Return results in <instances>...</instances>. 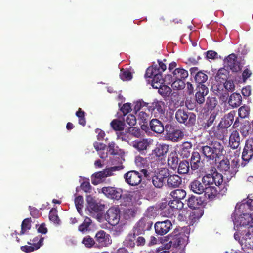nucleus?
Segmentation results:
<instances>
[{
	"mask_svg": "<svg viewBox=\"0 0 253 253\" xmlns=\"http://www.w3.org/2000/svg\"><path fill=\"white\" fill-rule=\"evenodd\" d=\"M224 63L225 66L233 72H237L241 69L240 63L237 61V57L234 53L229 55L224 60Z\"/></svg>",
	"mask_w": 253,
	"mask_h": 253,
	"instance_id": "obj_17",
	"label": "nucleus"
},
{
	"mask_svg": "<svg viewBox=\"0 0 253 253\" xmlns=\"http://www.w3.org/2000/svg\"><path fill=\"white\" fill-rule=\"evenodd\" d=\"M217 104V101L215 97H208L206 102V106L208 110H212L216 107Z\"/></svg>",
	"mask_w": 253,
	"mask_h": 253,
	"instance_id": "obj_52",
	"label": "nucleus"
},
{
	"mask_svg": "<svg viewBox=\"0 0 253 253\" xmlns=\"http://www.w3.org/2000/svg\"><path fill=\"white\" fill-rule=\"evenodd\" d=\"M190 72L191 75L193 77L197 86L205 84V83L208 79V76L206 74L207 71L199 70L198 67H194L190 69Z\"/></svg>",
	"mask_w": 253,
	"mask_h": 253,
	"instance_id": "obj_14",
	"label": "nucleus"
},
{
	"mask_svg": "<svg viewBox=\"0 0 253 253\" xmlns=\"http://www.w3.org/2000/svg\"><path fill=\"white\" fill-rule=\"evenodd\" d=\"M248 209L253 210V200H244L242 203H237L236 205V211L237 212H239L241 211H247Z\"/></svg>",
	"mask_w": 253,
	"mask_h": 253,
	"instance_id": "obj_31",
	"label": "nucleus"
},
{
	"mask_svg": "<svg viewBox=\"0 0 253 253\" xmlns=\"http://www.w3.org/2000/svg\"><path fill=\"white\" fill-rule=\"evenodd\" d=\"M202 181L204 184L213 185L215 184L218 189L222 186L223 182V176L216 171L214 168L211 169V174L205 175L202 178Z\"/></svg>",
	"mask_w": 253,
	"mask_h": 253,
	"instance_id": "obj_10",
	"label": "nucleus"
},
{
	"mask_svg": "<svg viewBox=\"0 0 253 253\" xmlns=\"http://www.w3.org/2000/svg\"><path fill=\"white\" fill-rule=\"evenodd\" d=\"M235 114V112L234 111L228 113L220 122L219 126L224 128H228L233 123Z\"/></svg>",
	"mask_w": 253,
	"mask_h": 253,
	"instance_id": "obj_32",
	"label": "nucleus"
},
{
	"mask_svg": "<svg viewBox=\"0 0 253 253\" xmlns=\"http://www.w3.org/2000/svg\"><path fill=\"white\" fill-rule=\"evenodd\" d=\"M164 106L163 101L155 100L152 103H148V110L152 114H163L165 112Z\"/></svg>",
	"mask_w": 253,
	"mask_h": 253,
	"instance_id": "obj_25",
	"label": "nucleus"
},
{
	"mask_svg": "<svg viewBox=\"0 0 253 253\" xmlns=\"http://www.w3.org/2000/svg\"><path fill=\"white\" fill-rule=\"evenodd\" d=\"M138 235L135 231L133 230V233H129L123 241V244L125 246L127 247L132 248L134 247L136 244V237Z\"/></svg>",
	"mask_w": 253,
	"mask_h": 253,
	"instance_id": "obj_34",
	"label": "nucleus"
},
{
	"mask_svg": "<svg viewBox=\"0 0 253 253\" xmlns=\"http://www.w3.org/2000/svg\"><path fill=\"white\" fill-rule=\"evenodd\" d=\"M182 79H172L171 78V82H172L171 86L173 89L181 90L185 86V83Z\"/></svg>",
	"mask_w": 253,
	"mask_h": 253,
	"instance_id": "obj_42",
	"label": "nucleus"
},
{
	"mask_svg": "<svg viewBox=\"0 0 253 253\" xmlns=\"http://www.w3.org/2000/svg\"><path fill=\"white\" fill-rule=\"evenodd\" d=\"M240 137L237 130H234L230 135L229 143L232 150L228 152L225 158H236L239 156L240 152L236 150L240 145Z\"/></svg>",
	"mask_w": 253,
	"mask_h": 253,
	"instance_id": "obj_11",
	"label": "nucleus"
},
{
	"mask_svg": "<svg viewBox=\"0 0 253 253\" xmlns=\"http://www.w3.org/2000/svg\"><path fill=\"white\" fill-rule=\"evenodd\" d=\"M234 237L240 244L242 249L253 251V227L243 233L236 232Z\"/></svg>",
	"mask_w": 253,
	"mask_h": 253,
	"instance_id": "obj_4",
	"label": "nucleus"
},
{
	"mask_svg": "<svg viewBox=\"0 0 253 253\" xmlns=\"http://www.w3.org/2000/svg\"><path fill=\"white\" fill-rule=\"evenodd\" d=\"M169 145L166 144H157L153 150L151 156L155 157H166L169 151Z\"/></svg>",
	"mask_w": 253,
	"mask_h": 253,
	"instance_id": "obj_26",
	"label": "nucleus"
},
{
	"mask_svg": "<svg viewBox=\"0 0 253 253\" xmlns=\"http://www.w3.org/2000/svg\"><path fill=\"white\" fill-rule=\"evenodd\" d=\"M91 222V220L89 218H85L83 223L79 226V230L82 233L86 231Z\"/></svg>",
	"mask_w": 253,
	"mask_h": 253,
	"instance_id": "obj_57",
	"label": "nucleus"
},
{
	"mask_svg": "<svg viewBox=\"0 0 253 253\" xmlns=\"http://www.w3.org/2000/svg\"><path fill=\"white\" fill-rule=\"evenodd\" d=\"M248 157L253 158V138H249L246 140L245 146L242 152V158Z\"/></svg>",
	"mask_w": 253,
	"mask_h": 253,
	"instance_id": "obj_29",
	"label": "nucleus"
},
{
	"mask_svg": "<svg viewBox=\"0 0 253 253\" xmlns=\"http://www.w3.org/2000/svg\"><path fill=\"white\" fill-rule=\"evenodd\" d=\"M155 171V175L152 176V182L153 185L157 188L162 187L164 183V179L169 176V170L165 167H161L157 166Z\"/></svg>",
	"mask_w": 253,
	"mask_h": 253,
	"instance_id": "obj_12",
	"label": "nucleus"
},
{
	"mask_svg": "<svg viewBox=\"0 0 253 253\" xmlns=\"http://www.w3.org/2000/svg\"><path fill=\"white\" fill-rule=\"evenodd\" d=\"M124 167L122 165L111 167L105 169L102 171L93 174L91 176V182L94 185H97L103 181L105 178L114 175L113 172L122 170Z\"/></svg>",
	"mask_w": 253,
	"mask_h": 253,
	"instance_id": "obj_6",
	"label": "nucleus"
},
{
	"mask_svg": "<svg viewBox=\"0 0 253 253\" xmlns=\"http://www.w3.org/2000/svg\"><path fill=\"white\" fill-rule=\"evenodd\" d=\"M196 92L195 98L196 102L199 104H203L205 101V96L209 93V89L206 84L196 86Z\"/></svg>",
	"mask_w": 253,
	"mask_h": 253,
	"instance_id": "obj_23",
	"label": "nucleus"
},
{
	"mask_svg": "<svg viewBox=\"0 0 253 253\" xmlns=\"http://www.w3.org/2000/svg\"><path fill=\"white\" fill-rule=\"evenodd\" d=\"M95 239L100 247H107L112 243V240L110 235L104 231L101 230L97 232L95 235Z\"/></svg>",
	"mask_w": 253,
	"mask_h": 253,
	"instance_id": "obj_24",
	"label": "nucleus"
},
{
	"mask_svg": "<svg viewBox=\"0 0 253 253\" xmlns=\"http://www.w3.org/2000/svg\"><path fill=\"white\" fill-rule=\"evenodd\" d=\"M166 136L169 140L173 142H178L183 138L184 133L180 129L173 128L171 131L167 132Z\"/></svg>",
	"mask_w": 253,
	"mask_h": 253,
	"instance_id": "obj_28",
	"label": "nucleus"
},
{
	"mask_svg": "<svg viewBox=\"0 0 253 253\" xmlns=\"http://www.w3.org/2000/svg\"><path fill=\"white\" fill-rule=\"evenodd\" d=\"M86 201L87 203V208L92 211L98 212L102 210L104 206L97 202L95 199L90 195L86 196Z\"/></svg>",
	"mask_w": 253,
	"mask_h": 253,
	"instance_id": "obj_27",
	"label": "nucleus"
},
{
	"mask_svg": "<svg viewBox=\"0 0 253 253\" xmlns=\"http://www.w3.org/2000/svg\"><path fill=\"white\" fill-rule=\"evenodd\" d=\"M242 101V97L239 93H233L229 98L228 103L232 107L237 108L241 104Z\"/></svg>",
	"mask_w": 253,
	"mask_h": 253,
	"instance_id": "obj_35",
	"label": "nucleus"
},
{
	"mask_svg": "<svg viewBox=\"0 0 253 253\" xmlns=\"http://www.w3.org/2000/svg\"><path fill=\"white\" fill-rule=\"evenodd\" d=\"M125 181L131 186L139 184L141 181V175L136 171H130L124 175Z\"/></svg>",
	"mask_w": 253,
	"mask_h": 253,
	"instance_id": "obj_20",
	"label": "nucleus"
},
{
	"mask_svg": "<svg viewBox=\"0 0 253 253\" xmlns=\"http://www.w3.org/2000/svg\"><path fill=\"white\" fill-rule=\"evenodd\" d=\"M186 195V193L183 189H176L172 191L170 193V196L172 199H178L181 200L184 199Z\"/></svg>",
	"mask_w": 253,
	"mask_h": 253,
	"instance_id": "obj_43",
	"label": "nucleus"
},
{
	"mask_svg": "<svg viewBox=\"0 0 253 253\" xmlns=\"http://www.w3.org/2000/svg\"><path fill=\"white\" fill-rule=\"evenodd\" d=\"M85 113L79 108L76 113V116L79 118V124L83 126L86 125V121L85 118Z\"/></svg>",
	"mask_w": 253,
	"mask_h": 253,
	"instance_id": "obj_50",
	"label": "nucleus"
},
{
	"mask_svg": "<svg viewBox=\"0 0 253 253\" xmlns=\"http://www.w3.org/2000/svg\"><path fill=\"white\" fill-rule=\"evenodd\" d=\"M162 160L163 159H155L154 161L150 162L147 159H135V163L138 168L142 169L141 172L145 177H150L152 176L151 173L155 169L157 166L160 165V162L162 163Z\"/></svg>",
	"mask_w": 253,
	"mask_h": 253,
	"instance_id": "obj_5",
	"label": "nucleus"
},
{
	"mask_svg": "<svg viewBox=\"0 0 253 253\" xmlns=\"http://www.w3.org/2000/svg\"><path fill=\"white\" fill-rule=\"evenodd\" d=\"M82 242L87 248L92 247L95 244L93 239L90 236H86L84 238Z\"/></svg>",
	"mask_w": 253,
	"mask_h": 253,
	"instance_id": "obj_61",
	"label": "nucleus"
},
{
	"mask_svg": "<svg viewBox=\"0 0 253 253\" xmlns=\"http://www.w3.org/2000/svg\"><path fill=\"white\" fill-rule=\"evenodd\" d=\"M171 222L169 220L157 222L155 224L156 233L159 235H164L169 232L172 228Z\"/></svg>",
	"mask_w": 253,
	"mask_h": 253,
	"instance_id": "obj_19",
	"label": "nucleus"
},
{
	"mask_svg": "<svg viewBox=\"0 0 253 253\" xmlns=\"http://www.w3.org/2000/svg\"><path fill=\"white\" fill-rule=\"evenodd\" d=\"M152 224L153 222L151 218L148 216H145L137 223L134 227L133 230L137 233V235L142 234L145 231L150 230Z\"/></svg>",
	"mask_w": 253,
	"mask_h": 253,
	"instance_id": "obj_15",
	"label": "nucleus"
},
{
	"mask_svg": "<svg viewBox=\"0 0 253 253\" xmlns=\"http://www.w3.org/2000/svg\"><path fill=\"white\" fill-rule=\"evenodd\" d=\"M75 204L78 212L81 214L82 209L83 207V198L82 196H79L75 199Z\"/></svg>",
	"mask_w": 253,
	"mask_h": 253,
	"instance_id": "obj_58",
	"label": "nucleus"
},
{
	"mask_svg": "<svg viewBox=\"0 0 253 253\" xmlns=\"http://www.w3.org/2000/svg\"><path fill=\"white\" fill-rule=\"evenodd\" d=\"M246 211H241L239 212L236 211L232 215L234 223V228L236 231H240L242 228H247V230L253 227V214L246 212Z\"/></svg>",
	"mask_w": 253,
	"mask_h": 253,
	"instance_id": "obj_1",
	"label": "nucleus"
},
{
	"mask_svg": "<svg viewBox=\"0 0 253 253\" xmlns=\"http://www.w3.org/2000/svg\"><path fill=\"white\" fill-rule=\"evenodd\" d=\"M190 188L194 193L201 194L204 191L205 185L203 182H200L198 180H194L190 185Z\"/></svg>",
	"mask_w": 253,
	"mask_h": 253,
	"instance_id": "obj_37",
	"label": "nucleus"
},
{
	"mask_svg": "<svg viewBox=\"0 0 253 253\" xmlns=\"http://www.w3.org/2000/svg\"><path fill=\"white\" fill-rule=\"evenodd\" d=\"M205 159H191L192 170L202 169L205 166Z\"/></svg>",
	"mask_w": 253,
	"mask_h": 253,
	"instance_id": "obj_41",
	"label": "nucleus"
},
{
	"mask_svg": "<svg viewBox=\"0 0 253 253\" xmlns=\"http://www.w3.org/2000/svg\"><path fill=\"white\" fill-rule=\"evenodd\" d=\"M158 63L159 64L158 65H152L151 66H150L149 67H153L155 69H158V71L159 73H161L165 71L167 69L166 65L162 61L160 60H158Z\"/></svg>",
	"mask_w": 253,
	"mask_h": 253,
	"instance_id": "obj_60",
	"label": "nucleus"
},
{
	"mask_svg": "<svg viewBox=\"0 0 253 253\" xmlns=\"http://www.w3.org/2000/svg\"><path fill=\"white\" fill-rule=\"evenodd\" d=\"M189 233L190 228L188 227H183L180 231L175 229L171 235L172 239L170 243L175 248L184 247L188 242Z\"/></svg>",
	"mask_w": 253,
	"mask_h": 253,
	"instance_id": "obj_2",
	"label": "nucleus"
},
{
	"mask_svg": "<svg viewBox=\"0 0 253 253\" xmlns=\"http://www.w3.org/2000/svg\"><path fill=\"white\" fill-rule=\"evenodd\" d=\"M177 163L178 159H166V160H162V163H160L159 166L165 167L168 165L172 169H175L177 168Z\"/></svg>",
	"mask_w": 253,
	"mask_h": 253,
	"instance_id": "obj_44",
	"label": "nucleus"
},
{
	"mask_svg": "<svg viewBox=\"0 0 253 253\" xmlns=\"http://www.w3.org/2000/svg\"><path fill=\"white\" fill-rule=\"evenodd\" d=\"M43 238L42 236H37L35 237L30 242H28L29 245H25L21 247V250L26 253H29L34 250H37L40 248L43 244Z\"/></svg>",
	"mask_w": 253,
	"mask_h": 253,
	"instance_id": "obj_18",
	"label": "nucleus"
},
{
	"mask_svg": "<svg viewBox=\"0 0 253 253\" xmlns=\"http://www.w3.org/2000/svg\"><path fill=\"white\" fill-rule=\"evenodd\" d=\"M192 150V144L190 142H184L181 148L178 151V154L175 151H172L168 158H179V156L181 158H188L190 156Z\"/></svg>",
	"mask_w": 253,
	"mask_h": 253,
	"instance_id": "obj_16",
	"label": "nucleus"
},
{
	"mask_svg": "<svg viewBox=\"0 0 253 253\" xmlns=\"http://www.w3.org/2000/svg\"><path fill=\"white\" fill-rule=\"evenodd\" d=\"M175 118L179 123L184 124L189 127L193 126L196 121V116L194 113L181 109L176 111Z\"/></svg>",
	"mask_w": 253,
	"mask_h": 253,
	"instance_id": "obj_8",
	"label": "nucleus"
},
{
	"mask_svg": "<svg viewBox=\"0 0 253 253\" xmlns=\"http://www.w3.org/2000/svg\"><path fill=\"white\" fill-rule=\"evenodd\" d=\"M216 116L214 114H211L208 120L204 122L202 126L204 129L209 128L210 126H212L215 121Z\"/></svg>",
	"mask_w": 253,
	"mask_h": 253,
	"instance_id": "obj_56",
	"label": "nucleus"
},
{
	"mask_svg": "<svg viewBox=\"0 0 253 253\" xmlns=\"http://www.w3.org/2000/svg\"><path fill=\"white\" fill-rule=\"evenodd\" d=\"M49 218L51 221L55 224H59L60 220L57 214V211L55 210H51L49 214Z\"/></svg>",
	"mask_w": 253,
	"mask_h": 253,
	"instance_id": "obj_59",
	"label": "nucleus"
},
{
	"mask_svg": "<svg viewBox=\"0 0 253 253\" xmlns=\"http://www.w3.org/2000/svg\"><path fill=\"white\" fill-rule=\"evenodd\" d=\"M169 206L173 212L182 210L183 208L184 204L180 200L172 199L169 202Z\"/></svg>",
	"mask_w": 253,
	"mask_h": 253,
	"instance_id": "obj_39",
	"label": "nucleus"
},
{
	"mask_svg": "<svg viewBox=\"0 0 253 253\" xmlns=\"http://www.w3.org/2000/svg\"><path fill=\"white\" fill-rule=\"evenodd\" d=\"M121 211L118 207L110 208L105 214L106 221L112 226L117 225L120 220Z\"/></svg>",
	"mask_w": 253,
	"mask_h": 253,
	"instance_id": "obj_13",
	"label": "nucleus"
},
{
	"mask_svg": "<svg viewBox=\"0 0 253 253\" xmlns=\"http://www.w3.org/2000/svg\"><path fill=\"white\" fill-rule=\"evenodd\" d=\"M128 130L131 135L136 138H139L141 135V131L139 128L130 127Z\"/></svg>",
	"mask_w": 253,
	"mask_h": 253,
	"instance_id": "obj_63",
	"label": "nucleus"
},
{
	"mask_svg": "<svg viewBox=\"0 0 253 253\" xmlns=\"http://www.w3.org/2000/svg\"><path fill=\"white\" fill-rule=\"evenodd\" d=\"M238 159H233L230 164L229 159H222L217 165L218 169L229 175L230 178L235 175L238 171Z\"/></svg>",
	"mask_w": 253,
	"mask_h": 253,
	"instance_id": "obj_7",
	"label": "nucleus"
},
{
	"mask_svg": "<svg viewBox=\"0 0 253 253\" xmlns=\"http://www.w3.org/2000/svg\"><path fill=\"white\" fill-rule=\"evenodd\" d=\"M93 146L95 150L98 152L100 155V158H106L107 155H105L104 151L106 148V145L103 143L99 142H95Z\"/></svg>",
	"mask_w": 253,
	"mask_h": 253,
	"instance_id": "obj_40",
	"label": "nucleus"
},
{
	"mask_svg": "<svg viewBox=\"0 0 253 253\" xmlns=\"http://www.w3.org/2000/svg\"><path fill=\"white\" fill-rule=\"evenodd\" d=\"M189 170V163L186 160L180 162L178 167V172L180 174H186Z\"/></svg>",
	"mask_w": 253,
	"mask_h": 253,
	"instance_id": "obj_46",
	"label": "nucleus"
},
{
	"mask_svg": "<svg viewBox=\"0 0 253 253\" xmlns=\"http://www.w3.org/2000/svg\"><path fill=\"white\" fill-rule=\"evenodd\" d=\"M171 75H168L169 78L172 79H182L184 80L188 76V72L183 68H177L175 69L172 72Z\"/></svg>",
	"mask_w": 253,
	"mask_h": 253,
	"instance_id": "obj_30",
	"label": "nucleus"
},
{
	"mask_svg": "<svg viewBox=\"0 0 253 253\" xmlns=\"http://www.w3.org/2000/svg\"><path fill=\"white\" fill-rule=\"evenodd\" d=\"M150 126L152 131L157 133H162L164 131L162 123L157 119H153L150 122Z\"/></svg>",
	"mask_w": 253,
	"mask_h": 253,
	"instance_id": "obj_33",
	"label": "nucleus"
},
{
	"mask_svg": "<svg viewBox=\"0 0 253 253\" xmlns=\"http://www.w3.org/2000/svg\"><path fill=\"white\" fill-rule=\"evenodd\" d=\"M202 152L203 156L207 158H220L226 154L223 146L217 141L212 142L211 146L206 145L202 147Z\"/></svg>",
	"mask_w": 253,
	"mask_h": 253,
	"instance_id": "obj_3",
	"label": "nucleus"
},
{
	"mask_svg": "<svg viewBox=\"0 0 253 253\" xmlns=\"http://www.w3.org/2000/svg\"><path fill=\"white\" fill-rule=\"evenodd\" d=\"M205 189L204 192L206 197L209 199H211L215 196L218 192H220V189L215 187L213 185L204 184Z\"/></svg>",
	"mask_w": 253,
	"mask_h": 253,
	"instance_id": "obj_36",
	"label": "nucleus"
},
{
	"mask_svg": "<svg viewBox=\"0 0 253 253\" xmlns=\"http://www.w3.org/2000/svg\"><path fill=\"white\" fill-rule=\"evenodd\" d=\"M31 220L29 218L25 219L21 224L20 235L26 234L31 228Z\"/></svg>",
	"mask_w": 253,
	"mask_h": 253,
	"instance_id": "obj_51",
	"label": "nucleus"
},
{
	"mask_svg": "<svg viewBox=\"0 0 253 253\" xmlns=\"http://www.w3.org/2000/svg\"><path fill=\"white\" fill-rule=\"evenodd\" d=\"M148 146L149 143L147 140L145 139L138 141H135L133 144V146L139 151L146 150Z\"/></svg>",
	"mask_w": 253,
	"mask_h": 253,
	"instance_id": "obj_48",
	"label": "nucleus"
},
{
	"mask_svg": "<svg viewBox=\"0 0 253 253\" xmlns=\"http://www.w3.org/2000/svg\"><path fill=\"white\" fill-rule=\"evenodd\" d=\"M120 77L123 81H129L132 79V75L129 70L122 69L121 70Z\"/></svg>",
	"mask_w": 253,
	"mask_h": 253,
	"instance_id": "obj_55",
	"label": "nucleus"
},
{
	"mask_svg": "<svg viewBox=\"0 0 253 253\" xmlns=\"http://www.w3.org/2000/svg\"><path fill=\"white\" fill-rule=\"evenodd\" d=\"M224 87L228 91L232 92L235 89L234 83L231 80L226 81L224 84Z\"/></svg>",
	"mask_w": 253,
	"mask_h": 253,
	"instance_id": "obj_64",
	"label": "nucleus"
},
{
	"mask_svg": "<svg viewBox=\"0 0 253 253\" xmlns=\"http://www.w3.org/2000/svg\"><path fill=\"white\" fill-rule=\"evenodd\" d=\"M148 103L145 102L142 100L137 101L135 102V104L134 107V110L135 113L140 110V109L143 107H147L148 108Z\"/></svg>",
	"mask_w": 253,
	"mask_h": 253,
	"instance_id": "obj_62",
	"label": "nucleus"
},
{
	"mask_svg": "<svg viewBox=\"0 0 253 253\" xmlns=\"http://www.w3.org/2000/svg\"><path fill=\"white\" fill-rule=\"evenodd\" d=\"M167 178V185L169 187L175 188L181 183V178L177 175H169Z\"/></svg>",
	"mask_w": 253,
	"mask_h": 253,
	"instance_id": "obj_38",
	"label": "nucleus"
},
{
	"mask_svg": "<svg viewBox=\"0 0 253 253\" xmlns=\"http://www.w3.org/2000/svg\"><path fill=\"white\" fill-rule=\"evenodd\" d=\"M250 126L249 122H246L241 124L240 132L243 137H246L249 134Z\"/></svg>",
	"mask_w": 253,
	"mask_h": 253,
	"instance_id": "obj_54",
	"label": "nucleus"
},
{
	"mask_svg": "<svg viewBox=\"0 0 253 253\" xmlns=\"http://www.w3.org/2000/svg\"><path fill=\"white\" fill-rule=\"evenodd\" d=\"M101 192L106 197L115 200L120 199L122 195V189L113 187H103L101 189Z\"/></svg>",
	"mask_w": 253,
	"mask_h": 253,
	"instance_id": "obj_21",
	"label": "nucleus"
},
{
	"mask_svg": "<svg viewBox=\"0 0 253 253\" xmlns=\"http://www.w3.org/2000/svg\"><path fill=\"white\" fill-rule=\"evenodd\" d=\"M250 107L246 105H243L238 109L239 116L241 118H245L249 116L250 114Z\"/></svg>",
	"mask_w": 253,
	"mask_h": 253,
	"instance_id": "obj_53",
	"label": "nucleus"
},
{
	"mask_svg": "<svg viewBox=\"0 0 253 253\" xmlns=\"http://www.w3.org/2000/svg\"><path fill=\"white\" fill-rule=\"evenodd\" d=\"M157 89H158L159 93L164 98L169 96L171 92V88L163 84Z\"/></svg>",
	"mask_w": 253,
	"mask_h": 253,
	"instance_id": "obj_47",
	"label": "nucleus"
},
{
	"mask_svg": "<svg viewBox=\"0 0 253 253\" xmlns=\"http://www.w3.org/2000/svg\"><path fill=\"white\" fill-rule=\"evenodd\" d=\"M187 204L189 208L194 209L199 207L201 202L197 197L192 196L188 199Z\"/></svg>",
	"mask_w": 253,
	"mask_h": 253,
	"instance_id": "obj_49",
	"label": "nucleus"
},
{
	"mask_svg": "<svg viewBox=\"0 0 253 253\" xmlns=\"http://www.w3.org/2000/svg\"><path fill=\"white\" fill-rule=\"evenodd\" d=\"M111 126L116 131L123 130L125 127V123L123 121L114 119L111 122Z\"/></svg>",
	"mask_w": 253,
	"mask_h": 253,
	"instance_id": "obj_45",
	"label": "nucleus"
},
{
	"mask_svg": "<svg viewBox=\"0 0 253 253\" xmlns=\"http://www.w3.org/2000/svg\"><path fill=\"white\" fill-rule=\"evenodd\" d=\"M146 78H153L152 80V86L154 88H158L164 84V79L161 73H159L158 69H155L153 67H148L145 74ZM168 76L165 77V80L167 81Z\"/></svg>",
	"mask_w": 253,
	"mask_h": 253,
	"instance_id": "obj_9",
	"label": "nucleus"
},
{
	"mask_svg": "<svg viewBox=\"0 0 253 253\" xmlns=\"http://www.w3.org/2000/svg\"><path fill=\"white\" fill-rule=\"evenodd\" d=\"M106 151L105 155H107V157L109 154L110 155L113 156L116 158H122L125 154L124 151L119 148V147L117 146L114 142H110L108 144L106 148Z\"/></svg>",
	"mask_w": 253,
	"mask_h": 253,
	"instance_id": "obj_22",
	"label": "nucleus"
}]
</instances>
